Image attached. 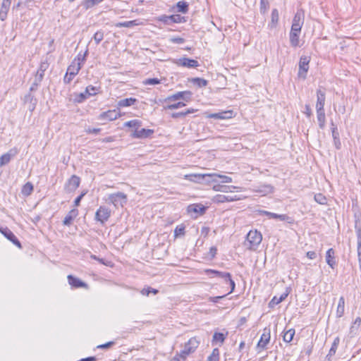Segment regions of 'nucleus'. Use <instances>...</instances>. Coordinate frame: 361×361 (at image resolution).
<instances>
[{"label":"nucleus","mask_w":361,"mask_h":361,"mask_svg":"<svg viewBox=\"0 0 361 361\" xmlns=\"http://www.w3.org/2000/svg\"><path fill=\"white\" fill-rule=\"evenodd\" d=\"M340 342V339L338 337L335 338L334 340V342L331 345V347L329 351V353L326 355V358L330 360L331 357L334 356L336 352V350L338 348V344Z\"/></svg>","instance_id":"nucleus-34"},{"label":"nucleus","mask_w":361,"mask_h":361,"mask_svg":"<svg viewBox=\"0 0 361 361\" xmlns=\"http://www.w3.org/2000/svg\"><path fill=\"white\" fill-rule=\"evenodd\" d=\"M178 66H181L183 67H187L189 68H197L199 66V62L197 60L191 59L189 58H181L178 60L176 62Z\"/></svg>","instance_id":"nucleus-15"},{"label":"nucleus","mask_w":361,"mask_h":361,"mask_svg":"<svg viewBox=\"0 0 361 361\" xmlns=\"http://www.w3.org/2000/svg\"><path fill=\"white\" fill-rule=\"evenodd\" d=\"M49 67V63L47 61H42L40 63L39 67L37 71L36 74V81L40 82L44 75V72L47 71V69Z\"/></svg>","instance_id":"nucleus-20"},{"label":"nucleus","mask_w":361,"mask_h":361,"mask_svg":"<svg viewBox=\"0 0 361 361\" xmlns=\"http://www.w3.org/2000/svg\"><path fill=\"white\" fill-rule=\"evenodd\" d=\"M360 325V318L357 317L353 324L350 329L349 335L350 337H353L359 333V329Z\"/></svg>","instance_id":"nucleus-33"},{"label":"nucleus","mask_w":361,"mask_h":361,"mask_svg":"<svg viewBox=\"0 0 361 361\" xmlns=\"http://www.w3.org/2000/svg\"><path fill=\"white\" fill-rule=\"evenodd\" d=\"M216 175L217 176L214 178L216 180V178H220L221 179L222 183H228L232 182V178L229 176L219 174Z\"/></svg>","instance_id":"nucleus-58"},{"label":"nucleus","mask_w":361,"mask_h":361,"mask_svg":"<svg viewBox=\"0 0 361 361\" xmlns=\"http://www.w3.org/2000/svg\"><path fill=\"white\" fill-rule=\"evenodd\" d=\"M88 97H90V96L86 92V91H85L84 92L77 94L75 97V101L78 103H81L84 102L85 99H87Z\"/></svg>","instance_id":"nucleus-45"},{"label":"nucleus","mask_w":361,"mask_h":361,"mask_svg":"<svg viewBox=\"0 0 361 361\" xmlns=\"http://www.w3.org/2000/svg\"><path fill=\"white\" fill-rule=\"evenodd\" d=\"M121 114L116 109L109 110L104 112H102L99 115V119L102 120H108V121H114L121 116Z\"/></svg>","instance_id":"nucleus-14"},{"label":"nucleus","mask_w":361,"mask_h":361,"mask_svg":"<svg viewBox=\"0 0 361 361\" xmlns=\"http://www.w3.org/2000/svg\"><path fill=\"white\" fill-rule=\"evenodd\" d=\"M90 257L93 259L98 261L99 263L104 264L108 267H111V262L109 261H105L104 259L99 258L94 255H92Z\"/></svg>","instance_id":"nucleus-54"},{"label":"nucleus","mask_w":361,"mask_h":361,"mask_svg":"<svg viewBox=\"0 0 361 361\" xmlns=\"http://www.w3.org/2000/svg\"><path fill=\"white\" fill-rule=\"evenodd\" d=\"M104 36V32L102 30H99L94 33L93 39L97 45L99 44L103 40Z\"/></svg>","instance_id":"nucleus-46"},{"label":"nucleus","mask_w":361,"mask_h":361,"mask_svg":"<svg viewBox=\"0 0 361 361\" xmlns=\"http://www.w3.org/2000/svg\"><path fill=\"white\" fill-rule=\"evenodd\" d=\"M111 216V211L106 207L101 206L95 214V219L102 224L105 223Z\"/></svg>","instance_id":"nucleus-8"},{"label":"nucleus","mask_w":361,"mask_h":361,"mask_svg":"<svg viewBox=\"0 0 361 361\" xmlns=\"http://www.w3.org/2000/svg\"><path fill=\"white\" fill-rule=\"evenodd\" d=\"M317 120L319 123V126L321 129H323L325 126V113L324 109L322 110H317Z\"/></svg>","instance_id":"nucleus-37"},{"label":"nucleus","mask_w":361,"mask_h":361,"mask_svg":"<svg viewBox=\"0 0 361 361\" xmlns=\"http://www.w3.org/2000/svg\"><path fill=\"white\" fill-rule=\"evenodd\" d=\"M187 212L192 214H195V218H197L198 215L203 214L205 212V207L202 204H190L187 208Z\"/></svg>","instance_id":"nucleus-16"},{"label":"nucleus","mask_w":361,"mask_h":361,"mask_svg":"<svg viewBox=\"0 0 361 361\" xmlns=\"http://www.w3.org/2000/svg\"><path fill=\"white\" fill-rule=\"evenodd\" d=\"M75 75H72L71 74H68V72H66L64 78H63V82L64 83L66 84H69L72 80L73 79V78L75 77Z\"/></svg>","instance_id":"nucleus-62"},{"label":"nucleus","mask_w":361,"mask_h":361,"mask_svg":"<svg viewBox=\"0 0 361 361\" xmlns=\"http://www.w3.org/2000/svg\"><path fill=\"white\" fill-rule=\"evenodd\" d=\"M104 0H83L81 2L80 6L83 7L85 10L92 8L93 6L98 5L102 3Z\"/></svg>","instance_id":"nucleus-32"},{"label":"nucleus","mask_w":361,"mask_h":361,"mask_svg":"<svg viewBox=\"0 0 361 361\" xmlns=\"http://www.w3.org/2000/svg\"><path fill=\"white\" fill-rule=\"evenodd\" d=\"M185 105H186L185 103H184L183 102H178L177 103L168 104L166 106L164 107V109L173 110V109H176L183 107Z\"/></svg>","instance_id":"nucleus-47"},{"label":"nucleus","mask_w":361,"mask_h":361,"mask_svg":"<svg viewBox=\"0 0 361 361\" xmlns=\"http://www.w3.org/2000/svg\"><path fill=\"white\" fill-rule=\"evenodd\" d=\"M114 344H115L114 341H109V342H107V343H106L104 344H102V345H98L97 348H101V349H106V348H111Z\"/></svg>","instance_id":"nucleus-63"},{"label":"nucleus","mask_w":361,"mask_h":361,"mask_svg":"<svg viewBox=\"0 0 361 361\" xmlns=\"http://www.w3.org/2000/svg\"><path fill=\"white\" fill-rule=\"evenodd\" d=\"M269 8L268 0H260V12L264 14Z\"/></svg>","instance_id":"nucleus-49"},{"label":"nucleus","mask_w":361,"mask_h":361,"mask_svg":"<svg viewBox=\"0 0 361 361\" xmlns=\"http://www.w3.org/2000/svg\"><path fill=\"white\" fill-rule=\"evenodd\" d=\"M355 229L357 235V255H358V261L361 262V223L359 219V216L357 214H355Z\"/></svg>","instance_id":"nucleus-10"},{"label":"nucleus","mask_w":361,"mask_h":361,"mask_svg":"<svg viewBox=\"0 0 361 361\" xmlns=\"http://www.w3.org/2000/svg\"><path fill=\"white\" fill-rule=\"evenodd\" d=\"M109 203H111L114 207H123L127 202V195L121 192L110 194L108 197Z\"/></svg>","instance_id":"nucleus-4"},{"label":"nucleus","mask_w":361,"mask_h":361,"mask_svg":"<svg viewBox=\"0 0 361 361\" xmlns=\"http://www.w3.org/2000/svg\"><path fill=\"white\" fill-rule=\"evenodd\" d=\"M275 219H278L281 221H287L290 224H293L294 223V219L292 217L288 216L287 214H275Z\"/></svg>","instance_id":"nucleus-43"},{"label":"nucleus","mask_w":361,"mask_h":361,"mask_svg":"<svg viewBox=\"0 0 361 361\" xmlns=\"http://www.w3.org/2000/svg\"><path fill=\"white\" fill-rule=\"evenodd\" d=\"M295 334V331L294 329H289L288 330L284 331L283 335V340L286 343H290L293 341L294 335Z\"/></svg>","instance_id":"nucleus-35"},{"label":"nucleus","mask_w":361,"mask_h":361,"mask_svg":"<svg viewBox=\"0 0 361 361\" xmlns=\"http://www.w3.org/2000/svg\"><path fill=\"white\" fill-rule=\"evenodd\" d=\"M331 126H332V137L334 138V145L336 149H340L341 143L340 138H339V133L338 132L337 128L334 126V124L333 122L331 123Z\"/></svg>","instance_id":"nucleus-29"},{"label":"nucleus","mask_w":361,"mask_h":361,"mask_svg":"<svg viewBox=\"0 0 361 361\" xmlns=\"http://www.w3.org/2000/svg\"><path fill=\"white\" fill-rule=\"evenodd\" d=\"M326 99V94L324 90L322 89H318L317 90V104H316V109L317 110H322L324 109V106L325 104Z\"/></svg>","instance_id":"nucleus-18"},{"label":"nucleus","mask_w":361,"mask_h":361,"mask_svg":"<svg viewBox=\"0 0 361 361\" xmlns=\"http://www.w3.org/2000/svg\"><path fill=\"white\" fill-rule=\"evenodd\" d=\"M80 183V178L75 175H73L66 183L64 190L67 192H72L79 187Z\"/></svg>","instance_id":"nucleus-9"},{"label":"nucleus","mask_w":361,"mask_h":361,"mask_svg":"<svg viewBox=\"0 0 361 361\" xmlns=\"http://www.w3.org/2000/svg\"><path fill=\"white\" fill-rule=\"evenodd\" d=\"M310 61V57L307 56H302L299 61V70L298 75L299 78L305 79L307 77V73L309 70V63Z\"/></svg>","instance_id":"nucleus-5"},{"label":"nucleus","mask_w":361,"mask_h":361,"mask_svg":"<svg viewBox=\"0 0 361 361\" xmlns=\"http://www.w3.org/2000/svg\"><path fill=\"white\" fill-rule=\"evenodd\" d=\"M344 310H345V300L344 298L342 296L339 298L338 304L336 310V316L338 317H341L344 314Z\"/></svg>","instance_id":"nucleus-36"},{"label":"nucleus","mask_w":361,"mask_h":361,"mask_svg":"<svg viewBox=\"0 0 361 361\" xmlns=\"http://www.w3.org/2000/svg\"><path fill=\"white\" fill-rule=\"evenodd\" d=\"M32 191H33V185L30 182L26 183L23 186V188L21 190V192L23 193V195H24L25 196L30 195L32 192Z\"/></svg>","instance_id":"nucleus-41"},{"label":"nucleus","mask_w":361,"mask_h":361,"mask_svg":"<svg viewBox=\"0 0 361 361\" xmlns=\"http://www.w3.org/2000/svg\"><path fill=\"white\" fill-rule=\"evenodd\" d=\"M157 20L164 23V24L169 25L171 23V20L169 16L162 15L158 17Z\"/></svg>","instance_id":"nucleus-57"},{"label":"nucleus","mask_w":361,"mask_h":361,"mask_svg":"<svg viewBox=\"0 0 361 361\" xmlns=\"http://www.w3.org/2000/svg\"><path fill=\"white\" fill-rule=\"evenodd\" d=\"M233 117V111H221L219 113L210 114L207 116V118H214V119H228Z\"/></svg>","instance_id":"nucleus-19"},{"label":"nucleus","mask_w":361,"mask_h":361,"mask_svg":"<svg viewBox=\"0 0 361 361\" xmlns=\"http://www.w3.org/2000/svg\"><path fill=\"white\" fill-rule=\"evenodd\" d=\"M192 82L194 85L202 87H205L207 85V81L203 78H195L192 79Z\"/></svg>","instance_id":"nucleus-44"},{"label":"nucleus","mask_w":361,"mask_h":361,"mask_svg":"<svg viewBox=\"0 0 361 361\" xmlns=\"http://www.w3.org/2000/svg\"><path fill=\"white\" fill-rule=\"evenodd\" d=\"M300 32H295L291 31L290 32L289 35V39H290V44L293 47H300V40H299V36Z\"/></svg>","instance_id":"nucleus-27"},{"label":"nucleus","mask_w":361,"mask_h":361,"mask_svg":"<svg viewBox=\"0 0 361 361\" xmlns=\"http://www.w3.org/2000/svg\"><path fill=\"white\" fill-rule=\"evenodd\" d=\"M199 341L196 338L193 337L189 339V341L185 344L183 349L180 350L179 356L185 360L186 357L191 353H194L199 346Z\"/></svg>","instance_id":"nucleus-3"},{"label":"nucleus","mask_w":361,"mask_h":361,"mask_svg":"<svg viewBox=\"0 0 361 361\" xmlns=\"http://www.w3.org/2000/svg\"><path fill=\"white\" fill-rule=\"evenodd\" d=\"M192 95V94L190 91L177 92L176 93L169 96L166 99V102H173L179 99H183L185 102H188L191 100Z\"/></svg>","instance_id":"nucleus-7"},{"label":"nucleus","mask_w":361,"mask_h":361,"mask_svg":"<svg viewBox=\"0 0 361 361\" xmlns=\"http://www.w3.org/2000/svg\"><path fill=\"white\" fill-rule=\"evenodd\" d=\"M68 283L73 288H85L87 287V284L80 280L78 278L74 277L72 275L68 276Z\"/></svg>","instance_id":"nucleus-22"},{"label":"nucleus","mask_w":361,"mask_h":361,"mask_svg":"<svg viewBox=\"0 0 361 361\" xmlns=\"http://www.w3.org/2000/svg\"><path fill=\"white\" fill-rule=\"evenodd\" d=\"M227 335L228 333L224 334L223 333L215 332L213 335L212 341V345L219 343V345H221L224 343L225 339L226 338Z\"/></svg>","instance_id":"nucleus-28"},{"label":"nucleus","mask_w":361,"mask_h":361,"mask_svg":"<svg viewBox=\"0 0 361 361\" xmlns=\"http://www.w3.org/2000/svg\"><path fill=\"white\" fill-rule=\"evenodd\" d=\"M204 272L207 274H212L214 276L221 278V279H224V281L226 279H229V274H230V273H228V272H223V271H219L214 270V269H205Z\"/></svg>","instance_id":"nucleus-25"},{"label":"nucleus","mask_w":361,"mask_h":361,"mask_svg":"<svg viewBox=\"0 0 361 361\" xmlns=\"http://www.w3.org/2000/svg\"><path fill=\"white\" fill-rule=\"evenodd\" d=\"M169 18L171 20V23H181L184 20V17L181 16L180 15H178V14H174V15L169 16Z\"/></svg>","instance_id":"nucleus-51"},{"label":"nucleus","mask_w":361,"mask_h":361,"mask_svg":"<svg viewBox=\"0 0 361 361\" xmlns=\"http://www.w3.org/2000/svg\"><path fill=\"white\" fill-rule=\"evenodd\" d=\"M188 4L184 1H180L176 4L178 11L183 13H186L188 11Z\"/></svg>","instance_id":"nucleus-40"},{"label":"nucleus","mask_w":361,"mask_h":361,"mask_svg":"<svg viewBox=\"0 0 361 361\" xmlns=\"http://www.w3.org/2000/svg\"><path fill=\"white\" fill-rule=\"evenodd\" d=\"M17 154V151L14 149H11L6 154H4L0 157V167L7 164L10 162L11 158L14 157Z\"/></svg>","instance_id":"nucleus-21"},{"label":"nucleus","mask_w":361,"mask_h":361,"mask_svg":"<svg viewBox=\"0 0 361 361\" xmlns=\"http://www.w3.org/2000/svg\"><path fill=\"white\" fill-rule=\"evenodd\" d=\"M137 99L135 98L130 97V98H126L123 99H121L118 102V107L122 108V107H127L133 105L136 102Z\"/></svg>","instance_id":"nucleus-30"},{"label":"nucleus","mask_w":361,"mask_h":361,"mask_svg":"<svg viewBox=\"0 0 361 361\" xmlns=\"http://www.w3.org/2000/svg\"><path fill=\"white\" fill-rule=\"evenodd\" d=\"M216 198L217 202H224L232 200V199H230V198H228V197L224 195H217Z\"/></svg>","instance_id":"nucleus-61"},{"label":"nucleus","mask_w":361,"mask_h":361,"mask_svg":"<svg viewBox=\"0 0 361 361\" xmlns=\"http://www.w3.org/2000/svg\"><path fill=\"white\" fill-rule=\"evenodd\" d=\"M170 42L174 44H183L185 42V39L180 37H173L170 39Z\"/></svg>","instance_id":"nucleus-60"},{"label":"nucleus","mask_w":361,"mask_h":361,"mask_svg":"<svg viewBox=\"0 0 361 361\" xmlns=\"http://www.w3.org/2000/svg\"><path fill=\"white\" fill-rule=\"evenodd\" d=\"M262 240V233L257 230H251L247 234L245 246L250 250H256Z\"/></svg>","instance_id":"nucleus-1"},{"label":"nucleus","mask_w":361,"mask_h":361,"mask_svg":"<svg viewBox=\"0 0 361 361\" xmlns=\"http://www.w3.org/2000/svg\"><path fill=\"white\" fill-rule=\"evenodd\" d=\"M270 329L265 328L259 341L257 343V348L261 349H266L267 344L270 341Z\"/></svg>","instance_id":"nucleus-13"},{"label":"nucleus","mask_w":361,"mask_h":361,"mask_svg":"<svg viewBox=\"0 0 361 361\" xmlns=\"http://www.w3.org/2000/svg\"><path fill=\"white\" fill-rule=\"evenodd\" d=\"M153 133L154 130L142 128L140 130H135L131 136L134 138L143 139L150 137Z\"/></svg>","instance_id":"nucleus-17"},{"label":"nucleus","mask_w":361,"mask_h":361,"mask_svg":"<svg viewBox=\"0 0 361 361\" xmlns=\"http://www.w3.org/2000/svg\"><path fill=\"white\" fill-rule=\"evenodd\" d=\"M225 283H228L230 284L231 290L228 292V293H233L235 290V283L234 281L231 279V274H229V279H226Z\"/></svg>","instance_id":"nucleus-59"},{"label":"nucleus","mask_w":361,"mask_h":361,"mask_svg":"<svg viewBox=\"0 0 361 361\" xmlns=\"http://www.w3.org/2000/svg\"><path fill=\"white\" fill-rule=\"evenodd\" d=\"M186 116L185 111L176 112L171 114L173 118H179Z\"/></svg>","instance_id":"nucleus-64"},{"label":"nucleus","mask_w":361,"mask_h":361,"mask_svg":"<svg viewBox=\"0 0 361 361\" xmlns=\"http://www.w3.org/2000/svg\"><path fill=\"white\" fill-rule=\"evenodd\" d=\"M303 23L304 13L298 11L293 17L290 30L300 32Z\"/></svg>","instance_id":"nucleus-6"},{"label":"nucleus","mask_w":361,"mask_h":361,"mask_svg":"<svg viewBox=\"0 0 361 361\" xmlns=\"http://www.w3.org/2000/svg\"><path fill=\"white\" fill-rule=\"evenodd\" d=\"M216 173H191L185 176V179L198 183H209L212 182H216L214 178L216 176Z\"/></svg>","instance_id":"nucleus-2"},{"label":"nucleus","mask_w":361,"mask_h":361,"mask_svg":"<svg viewBox=\"0 0 361 361\" xmlns=\"http://www.w3.org/2000/svg\"><path fill=\"white\" fill-rule=\"evenodd\" d=\"M78 215V210L77 209H71L63 219V224L69 226L71 224L73 220Z\"/></svg>","instance_id":"nucleus-26"},{"label":"nucleus","mask_w":361,"mask_h":361,"mask_svg":"<svg viewBox=\"0 0 361 361\" xmlns=\"http://www.w3.org/2000/svg\"><path fill=\"white\" fill-rule=\"evenodd\" d=\"M0 232L10 241H11L14 245L18 246L19 248H21V244L13 233L7 227L6 228H0Z\"/></svg>","instance_id":"nucleus-11"},{"label":"nucleus","mask_w":361,"mask_h":361,"mask_svg":"<svg viewBox=\"0 0 361 361\" xmlns=\"http://www.w3.org/2000/svg\"><path fill=\"white\" fill-rule=\"evenodd\" d=\"M142 125V122L140 120H131L124 123L125 127L135 128L136 130Z\"/></svg>","instance_id":"nucleus-42"},{"label":"nucleus","mask_w":361,"mask_h":361,"mask_svg":"<svg viewBox=\"0 0 361 361\" xmlns=\"http://www.w3.org/2000/svg\"><path fill=\"white\" fill-rule=\"evenodd\" d=\"M85 91L88 94V95L90 97V96H94V95L97 94V89L92 85H89L86 87Z\"/></svg>","instance_id":"nucleus-55"},{"label":"nucleus","mask_w":361,"mask_h":361,"mask_svg":"<svg viewBox=\"0 0 361 361\" xmlns=\"http://www.w3.org/2000/svg\"><path fill=\"white\" fill-rule=\"evenodd\" d=\"M271 22L269 24V27L271 28H274L276 27L279 19V11L276 8H274L271 11Z\"/></svg>","instance_id":"nucleus-31"},{"label":"nucleus","mask_w":361,"mask_h":361,"mask_svg":"<svg viewBox=\"0 0 361 361\" xmlns=\"http://www.w3.org/2000/svg\"><path fill=\"white\" fill-rule=\"evenodd\" d=\"M87 54H88V50H86L84 54H82L81 52H80L73 61H75V63L80 62V64L82 65L84 63V61L86 60V56H87Z\"/></svg>","instance_id":"nucleus-50"},{"label":"nucleus","mask_w":361,"mask_h":361,"mask_svg":"<svg viewBox=\"0 0 361 361\" xmlns=\"http://www.w3.org/2000/svg\"><path fill=\"white\" fill-rule=\"evenodd\" d=\"M143 83L146 85H154L160 83V80L158 78H148L146 79Z\"/></svg>","instance_id":"nucleus-53"},{"label":"nucleus","mask_w":361,"mask_h":361,"mask_svg":"<svg viewBox=\"0 0 361 361\" xmlns=\"http://www.w3.org/2000/svg\"><path fill=\"white\" fill-rule=\"evenodd\" d=\"M253 191L259 193L261 196H265L274 192V187L270 184H263L255 186Z\"/></svg>","instance_id":"nucleus-12"},{"label":"nucleus","mask_w":361,"mask_h":361,"mask_svg":"<svg viewBox=\"0 0 361 361\" xmlns=\"http://www.w3.org/2000/svg\"><path fill=\"white\" fill-rule=\"evenodd\" d=\"M81 68L82 66L80 62L75 63V61H73L71 65L68 66L66 72L72 75H76L79 73Z\"/></svg>","instance_id":"nucleus-24"},{"label":"nucleus","mask_w":361,"mask_h":361,"mask_svg":"<svg viewBox=\"0 0 361 361\" xmlns=\"http://www.w3.org/2000/svg\"><path fill=\"white\" fill-rule=\"evenodd\" d=\"M257 212L260 215L267 216L269 219H275L276 213L270 212L265 211V210H258Z\"/></svg>","instance_id":"nucleus-56"},{"label":"nucleus","mask_w":361,"mask_h":361,"mask_svg":"<svg viewBox=\"0 0 361 361\" xmlns=\"http://www.w3.org/2000/svg\"><path fill=\"white\" fill-rule=\"evenodd\" d=\"M326 262L329 267L334 269L336 262L335 260V252L333 248H329L326 253Z\"/></svg>","instance_id":"nucleus-23"},{"label":"nucleus","mask_w":361,"mask_h":361,"mask_svg":"<svg viewBox=\"0 0 361 361\" xmlns=\"http://www.w3.org/2000/svg\"><path fill=\"white\" fill-rule=\"evenodd\" d=\"M185 233V226L183 225L178 226L174 230V235L178 237L179 235H184Z\"/></svg>","instance_id":"nucleus-52"},{"label":"nucleus","mask_w":361,"mask_h":361,"mask_svg":"<svg viewBox=\"0 0 361 361\" xmlns=\"http://www.w3.org/2000/svg\"><path fill=\"white\" fill-rule=\"evenodd\" d=\"M314 200L320 204H326V198L322 193H317L314 195Z\"/></svg>","instance_id":"nucleus-48"},{"label":"nucleus","mask_w":361,"mask_h":361,"mask_svg":"<svg viewBox=\"0 0 361 361\" xmlns=\"http://www.w3.org/2000/svg\"><path fill=\"white\" fill-rule=\"evenodd\" d=\"M140 23L137 20L121 22L116 24L117 27H131L135 25H139Z\"/></svg>","instance_id":"nucleus-38"},{"label":"nucleus","mask_w":361,"mask_h":361,"mask_svg":"<svg viewBox=\"0 0 361 361\" xmlns=\"http://www.w3.org/2000/svg\"><path fill=\"white\" fill-rule=\"evenodd\" d=\"M289 294V292L288 290H286L285 293H282L279 298L277 296H274L271 302H270V305H276L278 304H279L280 302H281L282 301H283L288 295Z\"/></svg>","instance_id":"nucleus-39"}]
</instances>
